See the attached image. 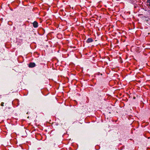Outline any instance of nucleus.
<instances>
[{
    "instance_id": "1",
    "label": "nucleus",
    "mask_w": 150,
    "mask_h": 150,
    "mask_svg": "<svg viewBox=\"0 0 150 150\" xmlns=\"http://www.w3.org/2000/svg\"><path fill=\"white\" fill-rule=\"evenodd\" d=\"M35 66V64L34 63L30 62L29 65V67L30 68H32Z\"/></svg>"
},
{
    "instance_id": "2",
    "label": "nucleus",
    "mask_w": 150,
    "mask_h": 150,
    "mask_svg": "<svg viewBox=\"0 0 150 150\" xmlns=\"http://www.w3.org/2000/svg\"><path fill=\"white\" fill-rule=\"evenodd\" d=\"M38 23L36 21H35L33 23V26L34 28H37L38 27Z\"/></svg>"
},
{
    "instance_id": "3",
    "label": "nucleus",
    "mask_w": 150,
    "mask_h": 150,
    "mask_svg": "<svg viewBox=\"0 0 150 150\" xmlns=\"http://www.w3.org/2000/svg\"><path fill=\"white\" fill-rule=\"evenodd\" d=\"M93 39L91 38H88L86 41V42L87 43H89L93 41Z\"/></svg>"
},
{
    "instance_id": "5",
    "label": "nucleus",
    "mask_w": 150,
    "mask_h": 150,
    "mask_svg": "<svg viewBox=\"0 0 150 150\" xmlns=\"http://www.w3.org/2000/svg\"><path fill=\"white\" fill-rule=\"evenodd\" d=\"M4 102H2L1 104V106H3L4 105Z\"/></svg>"
},
{
    "instance_id": "4",
    "label": "nucleus",
    "mask_w": 150,
    "mask_h": 150,
    "mask_svg": "<svg viewBox=\"0 0 150 150\" xmlns=\"http://www.w3.org/2000/svg\"><path fill=\"white\" fill-rule=\"evenodd\" d=\"M147 5L150 7V0H147L146 1Z\"/></svg>"
}]
</instances>
